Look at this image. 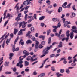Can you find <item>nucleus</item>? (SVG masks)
I'll use <instances>...</instances> for the list:
<instances>
[{
    "mask_svg": "<svg viewBox=\"0 0 77 77\" xmlns=\"http://www.w3.org/2000/svg\"><path fill=\"white\" fill-rule=\"evenodd\" d=\"M56 75L57 77H61V76H63V75L62 74H59V72H57L56 74Z\"/></svg>",
    "mask_w": 77,
    "mask_h": 77,
    "instance_id": "6",
    "label": "nucleus"
},
{
    "mask_svg": "<svg viewBox=\"0 0 77 77\" xmlns=\"http://www.w3.org/2000/svg\"><path fill=\"white\" fill-rule=\"evenodd\" d=\"M51 69L52 70V71H56L54 67H51Z\"/></svg>",
    "mask_w": 77,
    "mask_h": 77,
    "instance_id": "41",
    "label": "nucleus"
},
{
    "mask_svg": "<svg viewBox=\"0 0 77 77\" xmlns=\"http://www.w3.org/2000/svg\"><path fill=\"white\" fill-rule=\"evenodd\" d=\"M72 32L75 33H77V29H72Z\"/></svg>",
    "mask_w": 77,
    "mask_h": 77,
    "instance_id": "27",
    "label": "nucleus"
},
{
    "mask_svg": "<svg viewBox=\"0 0 77 77\" xmlns=\"http://www.w3.org/2000/svg\"><path fill=\"white\" fill-rule=\"evenodd\" d=\"M31 57V56H28L26 58V60H28V61H29V60L30 59Z\"/></svg>",
    "mask_w": 77,
    "mask_h": 77,
    "instance_id": "44",
    "label": "nucleus"
},
{
    "mask_svg": "<svg viewBox=\"0 0 77 77\" xmlns=\"http://www.w3.org/2000/svg\"><path fill=\"white\" fill-rule=\"evenodd\" d=\"M22 57H23V56H21L19 57V60H18V61H19V63L17 64V66H20V65L22 64V63H23V61L22 60H23V59H24V58H21Z\"/></svg>",
    "mask_w": 77,
    "mask_h": 77,
    "instance_id": "2",
    "label": "nucleus"
},
{
    "mask_svg": "<svg viewBox=\"0 0 77 77\" xmlns=\"http://www.w3.org/2000/svg\"><path fill=\"white\" fill-rule=\"evenodd\" d=\"M55 35L56 36H58V38H60V34H59L56 33L55 34Z\"/></svg>",
    "mask_w": 77,
    "mask_h": 77,
    "instance_id": "38",
    "label": "nucleus"
},
{
    "mask_svg": "<svg viewBox=\"0 0 77 77\" xmlns=\"http://www.w3.org/2000/svg\"><path fill=\"white\" fill-rule=\"evenodd\" d=\"M23 53L25 55H26V56H28L29 55L30 53H29L28 52H27V51L26 50H24L23 51Z\"/></svg>",
    "mask_w": 77,
    "mask_h": 77,
    "instance_id": "7",
    "label": "nucleus"
},
{
    "mask_svg": "<svg viewBox=\"0 0 77 77\" xmlns=\"http://www.w3.org/2000/svg\"><path fill=\"white\" fill-rule=\"evenodd\" d=\"M30 60L31 62H33V61H34V60L33 58V57H31L30 58Z\"/></svg>",
    "mask_w": 77,
    "mask_h": 77,
    "instance_id": "62",
    "label": "nucleus"
},
{
    "mask_svg": "<svg viewBox=\"0 0 77 77\" xmlns=\"http://www.w3.org/2000/svg\"><path fill=\"white\" fill-rule=\"evenodd\" d=\"M35 48L38 50V48H39V46H38V45H35Z\"/></svg>",
    "mask_w": 77,
    "mask_h": 77,
    "instance_id": "45",
    "label": "nucleus"
},
{
    "mask_svg": "<svg viewBox=\"0 0 77 77\" xmlns=\"http://www.w3.org/2000/svg\"><path fill=\"white\" fill-rule=\"evenodd\" d=\"M39 38H40V39H42V40L44 41V40L45 39V36L41 35L39 36Z\"/></svg>",
    "mask_w": 77,
    "mask_h": 77,
    "instance_id": "9",
    "label": "nucleus"
},
{
    "mask_svg": "<svg viewBox=\"0 0 77 77\" xmlns=\"http://www.w3.org/2000/svg\"><path fill=\"white\" fill-rule=\"evenodd\" d=\"M71 14L72 15L73 17H75V14L74 13H72Z\"/></svg>",
    "mask_w": 77,
    "mask_h": 77,
    "instance_id": "55",
    "label": "nucleus"
},
{
    "mask_svg": "<svg viewBox=\"0 0 77 77\" xmlns=\"http://www.w3.org/2000/svg\"><path fill=\"white\" fill-rule=\"evenodd\" d=\"M15 45H13V52H14L15 50Z\"/></svg>",
    "mask_w": 77,
    "mask_h": 77,
    "instance_id": "51",
    "label": "nucleus"
},
{
    "mask_svg": "<svg viewBox=\"0 0 77 77\" xmlns=\"http://www.w3.org/2000/svg\"><path fill=\"white\" fill-rule=\"evenodd\" d=\"M9 59H12V56H14V54H13V53H10V54H9Z\"/></svg>",
    "mask_w": 77,
    "mask_h": 77,
    "instance_id": "12",
    "label": "nucleus"
},
{
    "mask_svg": "<svg viewBox=\"0 0 77 77\" xmlns=\"http://www.w3.org/2000/svg\"><path fill=\"white\" fill-rule=\"evenodd\" d=\"M51 65L50 64L49 65H47L45 67V68H48V67H49V66H51Z\"/></svg>",
    "mask_w": 77,
    "mask_h": 77,
    "instance_id": "54",
    "label": "nucleus"
},
{
    "mask_svg": "<svg viewBox=\"0 0 77 77\" xmlns=\"http://www.w3.org/2000/svg\"><path fill=\"white\" fill-rule=\"evenodd\" d=\"M7 34V33H6L4 34L0 38V40L2 39V38H4V37L5 36H6V35Z\"/></svg>",
    "mask_w": 77,
    "mask_h": 77,
    "instance_id": "32",
    "label": "nucleus"
},
{
    "mask_svg": "<svg viewBox=\"0 0 77 77\" xmlns=\"http://www.w3.org/2000/svg\"><path fill=\"white\" fill-rule=\"evenodd\" d=\"M22 28H24L26 27V24H27V22L23 21L22 22Z\"/></svg>",
    "mask_w": 77,
    "mask_h": 77,
    "instance_id": "5",
    "label": "nucleus"
},
{
    "mask_svg": "<svg viewBox=\"0 0 77 77\" xmlns=\"http://www.w3.org/2000/svg\"><path fill=\"white\" fill-rule=\"evenodd\" d=\"M15 20L16 21H20L21 20V18L20 17H17L15 19Z\"/></svg>",
    "mask_w": 77,
    "mask_h": 77,
    "instance_id": "39",
    "label": "nucleus"
},
{
    "mask_svg": "<svg viewBox=\"0 0 77 77\" xmlns=\"http://www.w3.org/2000/svg\"><path fill=\"white\" fill-rule=\"evenodd\" d=\"M5 41H4L3 42V43L2 44V47L3 48H4V47H5Z\"/></svg>",
    "mask_w": 77,
    "mask_h": 77,
    "instance_id": "59",
    "label": "nucleus"
},
{
    "mask_svg": "<svg viewBox=\"0 0 77 77\" xmlns=\"http://www.w3.org/2000/svg\"><path fill=\"white\" fill-rule=\"evenodd\" d=\"M10 42V39H7L6 42V45H8L9 43Z\"/></svg>",
    "mask_w": 77,
    "mask_h": 77,
    "instance_id": "14",
    "label": "nucleus"
},
{
    "mask_svg": "<svg viewBox=\"0 0 77 77\" xmlns=\"http://www.w3.org/2000/svg\"><path fill=\"white\" fill-rule=\"evenodd\" d=\"M26 42L27 44H31V43H32V42L30 40H28L26 41Z\"/></svg>",
    "mask_w": 77,
    "mask_h": 77,
    "instance_id": "17",
    "label": "nucleus"
},
{
    "mask_svg": "<svg viewBox=\"0 0 77 77\" xmlns=\"http://www.w3.org/2000/svg\"><path fill=\"white\" fill-rule=\"evenodd\" d=\"M45 73H42L40 74V77H45Z\"/></svg>",
    "mask_w": 77,
    "mask_h": 77,
    "instance_id": "18",
    "label": "nucleus"
},
{
    "mask_svg": "<svg viewBox=\"0 0 77 77\" xmlns=\"http://www.w3.org/2000/svg\"><path fill=\"white\" fill-rule=\"evenodd\" d=\"M26 28L22 29L20 30V31H21V32H24V31H25V30H26Z\"/></svg>",
    "mask_w": 77,
    "mask_h": 77,
    "instance_id": "56",
    "label": "nucleus"
},
{
    "mask_svg": "<svg viewBox=\"0 0 77 77\" xmlns=\"http://www.w3.org/2000/svg\"><path fill=\"white\" fill-rule=\"evenodd\" d=\"M72 29H76V26H72Z\"/></svg>",
    "mask_w": 77,
    "mask_h": 77,
    "instance_id": "63",
    "label": "nucleus"
},
{
    "mask_svg": "<svg viewBox=\"0 0 77 77\" xmlns=\"http://www.w3.org/2000/svg\"><path fill=\"white\" fill-rule=\"evenodd\" d=\"M33 16H28L27 18H30V19H32V18H33Z\"/></svg>",
    "mask_w": 77,
    "mask_h": 77,
    "instance_id": "46",
    "label": "nucleus"
},
{
    "mask_svg": "<svg viewBox=\"0 0 77 77\" xmlns=\"http://www.w3.org/2000/svg\"><path fill=\"white\" fill-rule=\"evenodd\" d=\"M23 35V32H22V31H21L20 30L18 33V35Z\"/></svg>",
    "mask_w": 77,
    "mask_h": 77,
    "instance_id": "33",
    "label": "nucleus"
},
{
    "mask_svg": "<svg viewBox=\"0 0 77 77\" xmlns=\"http://www.w3.org/2000/svg\"><path fill=\"white\" fill-rule=\"evenodd\" d=\"M29 62L27 61H25V66H28L29 65Z\"/></svg>",
    "mask_w": 77,
    "mask_h": 77,
    "instance_id": "30",
    "label": "nucleus"
},
{
    "mask_svg": "<svg viewBox=\"0 0 77 77\" xmlns=\"http://www.w3.org/2000/svg\"><path fill=\"white\" fill-rule=\"evenodd\" d=\"M66 71L67 74H69L70 73V71L68 69H66Z\"/></svg>",
    "mask_w": 77,
    "mask_h": 77,
    "instance_id": "23",
    "label": "nucleus"
},
{
    "mask_svg": "<svg viewBox=\"0 0 77 77\" xmlns=\"http://www.w3.org/2000/svg\"><path fill=\"white\" fill-rule=\"evenodd\" d=\"M63 63L64 64H66L67 63V61H66V59H65L64 60Z\"/></svg>",
    "mask_w": 77,
    "mask_h": 77,
    "instance_id": "42",
    "label": "nucleus"
},
{
    "mask_svg": "<svg viewBox=\"0 0 77 77\" xmlns=\"http://www.w3.org/2000/svg\"><path fill=\"white\" fill-rule=\"evenodd\" d=\"M5 73L6 74H10L12 73V72H5Z\"/></svg>",
    "mask_w": 77,
    "mask_h": 77,
    "instance_id": "48",
    "label": "nucleus"
},
{
    "mask_svg": "<svg viewBox=\"0 0 77 77\" xmlns=\"http://www.w3.org/2000/svg\"><path fill=\"white\" fill-rule=\"evenodd\" d=\"M49 59V58H47L45 60L43 61V63L42 64V65H44V64H45V62H46L47 60H48Z\"/></svg>",
    "mask_w": 77,
    "mask_h": 77,
    "instance_id": "21",
    "label": "nucleus"
},
{
    "mask_svg": "<svg viewBox=\"0 0 77 77\" xmlns=\"http://www.w3.org/2000/svg\"><path fill=\"white\" fill-rule=\"evenodd\" d=\"M45 41H42L41 42V44L42 45H45Z\"/></svg>",
    "mask_w": 77,
    "mask_h": 77,
    "instance_id": "49",
    "label": "nucleus"
},
{
    "mask_svg": "<svg viewBox=\"0 0 77 77\" xmlns=\"http://www.w3.org/2000/svg\"><path fill=\"white\" fill-rule=\"evenodd\" d=\"M46 12H47V13H48L49 14H50L53 11V10L50 11L47 8L46 9Z\"/></svg>",
    "mask_w": 77,
    "mask_h": 77,
    "instance_id": "8",
    "label": "nucleus"
},
{
    "mask_svg": "<svg viewBox=\"0 0 77 77\" xmlns=\"http://www.w3.org/2000/svg\"><path fill=\"white\" fill-rule=\"evenodd\" d=\"M72 4V3H70L67 5V8L68 9H69V8H71L70 6Z\"/></svg>",
    "mask_w": 77,
    "mask_h": 77,
    "instance_id": "31",
    "label": "nucleus"
},
{
    "mask_svg": "<svg viewBox=\"0 0 77 77\" xmlns=\"http://www.w3.org/2000/svg\"><path fill=\"white\" fill-rule=\"evenodd\" d=\"M9 33H8V34L5 37V40H6V39H7V38H8V36H9Z\"/></svg>",
    "mask_w": 77,
    "mask_h": 77,
    "instance_id": "37",
    "label": "nucleus"
},
{
    "mask_svg": "<svg viewBox=\"0 0 77 77\" xmlns=\"http://www.w3.org/2000/svg\"><path fill=\"white\" fill-rule=\"evenodd\" d=\"M19 10H20V8H19V6H17V13H18V12H19L18 11Z\"/></svg>",
    "mask_w": 77,
    "mask_h": 77,
    "instance_id": "52",
    "label": "nucleus"
},
{
    "mask_svg": "<svg viewBox=\"0 0 77 77\" xmlns=\"http://www.w3.org/2000/svg\"><path fill=\"white\" fill-rule=\"evenodd\" d=\"M29 8H30V6H27L26 7H24V8L25 10H27Z\"/></svg>",
    "mask_w": 77,
    "mask_h": 77,
    "instance_id": "40",
    "label": "nucleus"
},
{
    "mask_svg": "<svg viewBox=\"0 0 77 77\" xmlns=\"http://www.w3.org/2000/svg\"><path fill=\"white\" fill-rule=\"evenodd\" d=\"M62 7H63V8H67V7H66V6L65 5H64V4H63L62 5Z\"/></svg>",
    "mask_w": 77,
    "mask_h": 77,
    "instance_id": "60",
    "label": "nucleus"
},
{
    "mask_svg": "<svg viewBox=\"0 0 77 77\" xmlns=\"http://www.w3.org/2000/svg\"><path fill=\"white\" fill-rule=\"evenodd\" d=\"M70 37L71 39H73V37H74V32H70Z\"/></svg>",
    "mask_w": 77,
    "mask_h": 77,
    "instance_id": "11",
    "label": "nucleus"
},
{
    "mask_svg": "<svg viewBox=\"0 0 77 77\" xmlns=\"http://www.w3.org/2000/svg\"><path fill=\"white\" fill-rule=\"evenodd\" d=\"M46 3H48L47 4V6H48V5H50V4L49 3H50V0H47L46 1Z\"/></svg>",
    "mask_w": 77,
    "mask_h": 77,
    "instance_id": "19",
    "label": "nucleus"
},
{
    "mask_svg": "<svg viewBox=\"0 0 77 77\" xmlns=\"http://www.w3.org/2000/svg\"><path fill=\"white\" fill-rule=\"evenodd\" d=\"M51 38L49 37L48 39V43L50 44L51 43Z\"/></svg>",
    "mask_w": 77,
    "mask_h": 77,
    "instance_id": "25",
    "label": "nucleus"
},
{
    "mask_svg": "<svg viewBox=\"0 0 77 77\" xmlns=\"http://www.w3.org/2000/svg\"><path fill=\"white\" fill-rule=\"evenodd\" d=\"M33 17L34 18V19L35 20H36L37 19V18H36V14H35L34 15Z\"/></svg>",
    "mask_w": 77,
    "mask_h": 77,
    "instance_id": "47",
    "label": "nucleus"
},
{
    "mask_svg": "<svg viewBox=\"0 0 77 77\" xmlns=\"http://www.w3.org/2000/svg\"><path fill=\"white\" fill-rule=\"evenodd\" d=\"M67 21H63V23H64V27H66V26H67Z\"/></svg>",
    "mask_w": 77,
    "mask_h": 77,
    "instance_id": "20",
    "label": "nucleus"
},
{
    "mask_svg": "<svg viewBox=\"0 0 77 77\" xmlns=\"http://www.w3.org/2000/svg\"><path fill=\"white\" fill-rule=\"evenodd\" d=\"M39 47L40 48H42L43 47V46L42 45L40 44L39 45Z\"/></svg>",
    "mask_w": 77,
    "mask_h": 77,
    "instance_id": "58",
    "label": "nucleus"
},
{
    "mask_svg": "<svg viewBox=\"0 0 77 77\" xmlns=\"http://www.w3.org/2000/svg\"><path fill=\"white\" fill-rule=\"evenodd\" d=\"M8 17H9V18H10V17H12V16L10 15V14L9 13H8L6 17H5L8 18Z\"/></svg>",
    "mask_w": 77,
    "mask_h": 77,
    "instance_id": "24",
    "label": "nucleus"
},
{
    "mask_svg": "<svg viewBox=\"0 0 77 77\" xmlns=\"http://www.w3.org/2000/svg\"><path fill=\"white\" fill-rule=\"evenodd\" d=\"M31 30L32 32H34V31L35 30V29H34V28L33 27H31Z\"/></svg>",
    "mask_w": 77,
    "mask_h": 77,
    "instance_id": "43",
    "label": "nucleus"
},
{
    "mask_svg": "<svg viewBox=\"0 0 77 77\" xmlns=\"http://www.w3.org/2000/svg\"><path fill=\"white\" fill-rule=\"evenodd\" d=\"M8 21H9V20H8L5 22V23L4 25V27H5V26H6V24H8Z\"/></svg>",
    "mask_w": 77,
    "mask_h": 77,
    "instance_id": "35",
    "label": "nucleus"
},
{
    "mask_svg": "<svg viewBox=\"0 0 77 77\" xmlns=\"http://www.w3.org/2000/svg\"><path fill=\"white\" fill-rule=\"evenodd\" d=\"M51 32V30L49 29L47 31V36H48Z\"/></svg>",
    "mask_w": 77,
    "mask_h": 77,
    "instance_id": "13",
    "label": "nucleus"
},
{
    "mask_svg": "<svg viewBox=\"0 0 77 77\" xmlns=\"http://www.w3.org/2000/svg\"><path fill=\"white\" fill-rule=\"evenodd\" d=\"M45 18V16H42V17H41L39 18V20L40 21H41L42 20H44Z\"/></svg>",
    "mask_w": 77,
    "mask_h": 77,
    "instance_id": "16",
    "label": "nucleus"
},
{
    "mask_svg": "<svg viewBox=\"0 0 77 77\" xmlns=\"http://www.w3.org/2000/svg\"><path fill=\"white\" fill-rule=\"evenodd\" d=\"M37 74V73L36 72V71H35L34 72H33V75H36Z\"/></svg>",
    "mask_w": 77,
    "mask_h": 77,
    "instance_id": "50",
    "label": "nucleus"
},
{
    "mask_svg": "<svg viewBox=\"0 0 77 77\" xmlns=\"http://www.w3.org/2000/svg\"><path fill=\"white\" fill-rule=\"evenodd\" d=\"M72 8H73V10L74 11H76V9L75 8V5H73L72 7Z\"/></svg>",
    "mask_w": 77,
    "mask_h": 77,
    "instance_id": "57",
    "label": "nucleus"
},
{
    "mask_svg": "<svg viewBox=\"0 0 77 77\" xmlns=\"http://www.w3.org/2000/svg\"><path fill=\"white\" fill-rule=\"evenodd\" d=\"M18 50H19V48H17L15 49V51H18Z\"/></svg>",
    "mask_w": 77,
    "mask_h": 77,
    "instance_id": "64",
    "label": "nucleus"
},
{
    "mask_svg": "<svg viewBox=\"0 0 77 77\" xmlns=\"http://www.w3.org/2000/svg\"><path fill=\"white\" fill-rule=\"evenodd\" d=\"M69 32H70V31L69 30H68L66 32V35L67 37H69V36L70 35Z\"/></svg>",
    "mask_w": 77,
    "mask_h": 77,
    "instance_id": "15",
    "label": "nucleus"
},
{
    "mask_svg": "<svg viewBox=\"0 0 77 77\" xmlns=\"http://www.w3.org/2000/svg\"><path fill=\"white\" fill-rule=\"evenodd\" d=\"M41 26L42 27H43L44 26V23H41Z\"/></svg>",
    "mask_w": 77,
    "mask_h": 77,
    "instance_id": "61",
    "label": "nucleus"
},
{
    "mask_svg": "<svg viewBox=\"0 0 77 77\" xmlns=\"http://www.w3.org/2000/svg\"><path fill=\"white\" fill-rule=\"evenodd\" d=\"M76 60H77V59L75 58L73 60V63H71V65L72 66H73V67H74V66H75L76 65V63H75Z\"/></svg>",
    "mask_w": 77,
    "mask_h": 77,
    "instance_id": "4",
    "label": "nucleus"
},
{
    "mask_svg": "<svg viewBox=\"0 0 77 77\" xmlns=\"http://www.w3.org/2000/svg\"><path fill=\"white\" fill-rule=\"evenodd\" d=\"M18 32V30L16 28H14L13 32L14 35H16Z\"/></svg>",
    "mask_w": 77,
    "mask_h": 77,
    "instance_id": "10",
    "label": "nucleus"
},
{
    "mask_svg": "<svg viewBox=\"0 0 77 77\" xmlns=\"http://www.w3.org/2000/svg\"><path fill=\"white\" fill-rule=\"evenodd\" d=\"M52 45H51L50 46V47H47L46 48H45L43 51V55L41 56V57H44L45 56V54H47L48 53V50H50V48H52Z\"/></svg>",
    "mask_w": 77,
    "mask_h": 77,
    "instance_id": "1",
    "label": "nucleus"
},
{
    "mask_svg": "<svg viewBox=\"0 0 77 77\" xmlns=\"http://www.w3.org/2000/svg\"><path fill=\"white\" fill-rule=\"evenodd\" d=\"M57 20H58V19L57 18H53L52 19V21H57Z\"/></svg>",
    "mask_w": 77,
    "mask_h": 77,
    "instance_id": "29",
    "label": "nucleus"
},
{
    "mask_svg": "<svg viewBox=\"0 0 77 77\" xmlns=\"http://www.w3.org/2000/svg\"><path fill=\"white\" fill-rule=\"evenodd\" d=\"M28 15L27 14H25V21H26V20H27V19Z\"/></svg>",
    "mask_w": 77,
    "mask_h": 77,
    "instance_id": "34",
    "label": "nucleus"
},
{
    "mask_svg": "<svg viewBox=\"0 0 77 77\" xmlns=\"http://www.w3.org/2000/svg\"><path fill=\"white\" fill-rule=\"evenodd\" d=\"M19 38V37H17L16 39H15L14 42V44H16V42H17V41H18Z\"/></svg>",
    "mask_w": 77,
    "mask_h": 77,
    "instance_id": "26",
    "label": "nucleus"
},
{
    "mask_svg": "<svg viewBox=\"0 0 77 77\" xmlns=\"http://www.w3.org/2000/svg\"><path fill=\"white\" fill-rule=\"evenodd\" d=\"M9 65V63L8 62H5L4 64L5 66H8Z\"/></svg>",
    "mask_w": 77,
    "mask_h": 77,
    "instance_id": "22",
    "label": "nucleus"
},
{
    "mask_svg": "<svg viewBox=\"0 0 77 77\" xmlns=\"http://www.w3.org/2000/svg\"><path fill=\"white\" fill-rule=\"evenodd\" d=\"M64 71H65V70L63 69H61L60 70V72L61 73H63L64 72Z\"/></svg>",
    "mask_w": 77,
    "mask_h": 77,
    "instance_id": "36",
    "label": "nucleus"
},
{
    "mask_svg": "<svg viewBox=\"0 0 77 77\" xmlns=\"http://www.w3.org/2000/svg\"><path fill=\"white\" fill-rule=\"evenodd\" d=\"M30 3H31L30 1L28 0H26L24 2H23V5L25 6H27L28 5L30 4Z\"/></svg>",
    "mask_w": 77,
    "mask_h": 77,
    "instance_id": "3",
    "label": "nucleus"
},
{
    "mask_svg": "<svg viewBox=\"0 0 77 77\" xmlns=\"http://www.w3.org/2000/svg\"><path fill=\"white\" fill-rule=\"evenodd\" d=\"M31 39L33 41H35L36 40V38H35V37H32V38Z\"/></svg>",
    "mask_w": 77,
    "mask_h": 77,
    "instance_id": "53",
    "label": "nucleus"
},
{
    "mask_svg": "<svg viewBox=\"0 0 77 77\" xmlns=\"http://www.w3.org/2000/svg\"><path fill=\"white\" fill-rule=\"evenodd\" d=\"M62 7H60L58 9V12H60L62 11Z\"/></svg>",
    "mask_w": 77,
    "mask_h": 77,
    "instance_id": "28",
    "label": "nucleus"
}]
</instances>
